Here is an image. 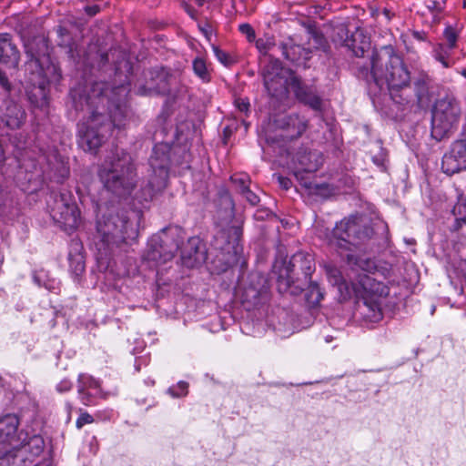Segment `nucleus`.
<instances>
[{
  "label": "nucleus",
  "mask_w": 466,
  "mask_h": 466,
  "mask_svg": "<svg viewBox=\"0 0 466 466\" xmlns=\"http://www.w3.org/2000/svg\"><path fill=\"white\" fill-rule=\"evenodd\" d=\"M34 279H35V280L38 284H40V280H39L40 277H39V276H36V275H35V276L34 277Z\"/></svg>",
  "instance_id": "bf43d9fd"
},
{
  "label": "nucleus",
  "mask_w": 466,
  "mask_h": 466,
  "mask_svg": "<svg viewBox=\"0 0 466 466\" xmlns=\"http://www.w3.org/2000/svg\"><path fill=\"white\" fill-rule=\"evenodd\" d=\"M72 389V383L68 380H63L56 385L57 391L63 393L69 391Z\"/></svg>",
  "instance_id": "8fccbe9b"
},
{
  "label": "nucleus",
  "mask_w": 466,
  "mask_h": 466,
  "mask_svg": "<svg viewBox=\"0 0 466 466\" xmlns=\"http://www.w3.org/2000/svg\"><path fill=\"white\" fill-rule=\"evenodd\" d=\"M98 177L104 187L118 197L131 194L137 184V167L132 156L116 148L98 168Z\"/></svg>",
  "instance_id": "7ed1b4c3"
},
{
  "label": "nucleus",
  "mask_w": 466,
  "mask_h": 466,
  "mask_svg": "<svg viewBox=\"0 0 466 466\" xmlns=\"http://www.w3.org/2000/svg\"><path fill=\"white\" fill-rule=\"evenodd\" d=\"M56 33L60 38V40L58 41V45L60 46H69L70 35H69L68 30L66 28L59 25V26H57Z\"/></svg>",
  "instance_id": "ea45409f"
},
{
  "label": "nucleus",
  "mask_w": 466,
  "mask_h": 466,
  "mask_svg": "<svg viewBox=\"0 0 466 466\" xmlns=\"http://www.w3.org/2000/svg\"><path fill=\"white\" fill-rule=\"evenodd\" d=\"M381 304L382 299L368 297L366 299H358L357 309L363 320L376 323L383 317Z\"/></svg>",
  "instance_id": "4be33fe9"
},
{
  "label": "nucleus",
  "mask_w": 466,
  "mask_h": 466,
  "mask_svg": "<svg viewBox=\"0 0 466 466\" xmlns=\"http://www.w3.org/2000/svg\"><path fill=\"white\" fill-rule=\"evenodd\" d=\"M373 234V228L366 218L350 216L336 224L331 243L339 248L352 250L369 241Z\"/></svg>",
  "instance_id": "0eeeda50"
},
{
  "label": "nucleus",
  "mask_w": 466,
  "mask_h": 466,
  "mask_svg": "<svg viewBox=\"0 0 466 466\" xmlns=\"http://www.w3.org/2000/svg\"><path fill=\"white\" fill-rule=\"evenodd\" d=\"M264 86L268 95L277 99H282L288 95V79L283 75L277 77L268 76L267 80H263Z\"/></svg>",
  "instance_id": "393cba45"
},
{
  "label": "nucleus",
  "mask_w": 466,
  "mask_h": 466,
  "mask_svg": "<svg viewBox=\"0 0 466 466\" xmlns=\"http://www.w3.org/2000/svg\"><path fill=\"white\" fill-rule=\"evenodd\" d=\"M246 200L252 206H256L259 203V197L250 190L249 187L247 188H244L243 191L240 193Z\"/></svg>",
  "instance_id": "79ce46f5"
},
{
  "label": "nucleus",
  "mask_w": 466,
  "mask_h": 466,
  "mask_svg": "<svg viewBox=\"0 0 466 466\" xmlns=\"http://www.w3.org/2000/svg\"><path fill=\"white\" fill-rule=\"evenodd\" d=\"M411 83L413 85L414 96L417 100V104L422 106L429 102L431 78L428 73L420 70L415 72L411 76Z\"/></svg>",
  "instance_id": "5701e85b"
},
{
  "label": "nucleus",
  "mask_w": 466,
  "mask_h": 466,
  "mask_svg": "<svg viewBox=\"0 0 466 466\" xmlns=\"http://www.w3.org/2000/svg\"><path fill=\"white\" fill-rule=\"evenodd\" d=\"M98 11H99V8H98V6H96V5H93V6H87V7H86V12L89 15H95Z\"/></svg>",
  "instance_id": "864d4df0"
},
{
  "label": "nucleus",
  "mask_w": 466,
  "mask_h": 466,
  "mask_svg": "<svg viewBox=\"0 0 466 466\" xmlns=\"http://www.w3.org/2000/svg\"><path fill=\"white\" fill-rule=\"evenodd\" d=\"M442 171L451 176L466 169V139L454 141L441 161Z\"/></svg>",
  "instance_id": "4468645a"
},
{
  "label": "nucleus",
  "mask_w": 466,
  "mask_h": 466,
  "mask_svg": "<svg viewBox=\"0 0 466 466\" xmlns=\"http://www.w3.org/2000/svg\"><path fill=\"white\" fill-rule=\"evenodd\" d=\"M18 419L15 415H6L0 419V433L7 441L8 445L16 447L29 439L34 432L21 431L17 433Z\"/></svg>",
  "instance_id": "aec40b11"
},
{
  "label": "nucleus",
  "mask_w": 466,
  "mask_h": 466,
  "mask_svg": "<svg viewBox=\"0 0 466 466\" xmlns=\"http://www.w3.org/2000/svg\"><path fill=\"white\" fill-rule=\"evenodd\" d=\"M326 274L329 282L338 288L339 293L344 299L351 297L350 282L349 283L339 268L333 266L326 267Z\"/></svg>",
  "instance_id": "a878e982"
},
{
  "label": "nucleus",
  "mask_w": 466,
  "mask_h": 466,
  "mask_svg": "<svg viewBox=\"0 0 466 466\" xmlns=\"http://www.w3.org/2000/svg\"><path fill=\"white\" fill-rule=\"evenodd\" d=\"M347 46L351 48L357 57H362L370 50V41L361 31H356Z\"/></svg>",
  "instance_id": "cd10ccee"
},
{
  "label": "nucleus",
  "mask_w": 466,
  "mask_h": 466,
  "mask_svg": "<svg viewBox=\"0 0 466 466\" xmlns=\"http://www.w3.org/2000/svg\"><path fill=\"white\" fill-rule=\"evenodd\" d=\"M256 47L258 48L260 54L267 56L268 53L276 47V45L273 37L265 36L256 40Z\"/></svg>",
  "instance_id": "72a5a7b5"
},
{
  "label": "nucleus",
  "mask_w": 466,
  "mask_h": 466,
  "mask_svg": "<svg viewBox=\"0 0 466 466\" xmlns=\"http://www.w3.org/2000/svg\"><path fill=\"white\" fill-rule=\"evenodd\" d=\"M238 29L243 35H246V36L249 42L255 40L256 34H255L254 29L252 28V26L249 24H241V25H239Z\"/></svg>",
  "instance_id": "37998d69"
},
{
  "label": "nucleus",
  "mask_w": 466,
  "mask_h": 466,
  "mask_svg": "<svg viewBox=\"0 0 466 466\" xmlns=\"http://www.w3.org/2000/svg\"><path fill=\"white\" fill-rule=\"evenodd\" d=\"M296 161L299 167L294 171L295 177L306 188H311V182L304 178L303 173H313L319 169L322 164L320 154L318 151L300 149L296 154Z\"/></svg>",
  "instance_id": "2eb2a0df"
},
{
  "label": "nucleus",
  "mask_w": 466,
  "mask_h": 466,
  "mask_svg": "<svg viewBox=\"0 0 466 466\" xmlns=\"http://www.w3.org/2000/svg\"><path fill=\"white\" fill-rule=\"evenodd\" d=\"M212 49L215 56L221 64H223L224 66H229L231 64L232 61L225 51L221 50L218 46L215 45L212 46Z\"/></svg>",
  "instance_id": "58836bf2"
},
{
  "label": "nucleus",
  "mask_w": 466,
  "mask_h": 466,
  "mask_svg": "<svg viewBox=\"0 0 466 466\" xmlns=\"http://www.w3.org/2000/svg\"><path fill=\"white\" fill-rule=\"evenodd\" d=\"M79 400L86 406L94 405L97 398H104L100 382L91 375L81 373L77 379Z\"/></svg>",
  "instance_id": "f3484780"
},
{
  "label": "nucleus",
  "mask_w": 466,
  "mask_h": 466,
  "mask_svg": "<svg viewBox=\"0 0 466 466\" xmlns=\"http://www.w3.org/2000/svg\"><path fill=\"white\" fill-rule=\"evenodd\" d=\"M277 129L282 130L284 134L271 137L265 132V139L268 144L278 143L281 139H294L299 137L307 129V121L304 117L297 115H283L274 120Z\"/></svg>",
  "instance_id": "ddd939ff"
},
{
  "label": "nucleus",
  "mask_w": 466,
  "mask_h": 466,
  "mask_svg": "<svg viewBox=\"0 0 466 466\" xmlns=\"http://www.w3.org/2000/svg\"><path fill=\"white\" fill-rule=\"evenodd\" d=\"M291 281H293V280H292L291 277L289 276V278L287 279V285L289 286Z\"/></svg>",
  "instance_id": "052dcab7"
},
{
  "label": "nucleus",
  "mask_w": 466,
  "mask_h": 466,
  "mask_svg": "<svg viewBox=\"0 0 466 466\" xmlns=\"http://www.w3.org/2000/svg\"><path fill=\"white\" fill-rule=\"evenodd\" d=\"M5 444H8V442L5 439V437L0 433V445H5Z\"/></svg>",
  "instance_id": "6e6d98bb"
},
{
  "label": "nucleus",
  "mask_w": 466,
  "mask_h": 466,
  "mask_svg": "<svg viewBox=\"0 0 466 466\" xmlns=\"http://www.w3.org/2000/svg\"><path fill=\"white\" fill-rule=\"evenodd\" d=\"M130 83L118 86L106 82H96L90 90L82 86L73 87L69 96L76 112L86 110L88 117L78 125L79 145L85 151L96 152L111 136L114 128H124L131 116L127 104Z\"/></svg>",
  "instance_id": "f257e3e1"
},
{
  "label": "nucleus",
  "mask_w": 466,
  "mask_h": 466,
  "mask_svg": "<svg viewBox=\"0 0 466 466\" xmlns=\"http://www.w3.org/2000/svg\"><path fill=\"white\" fill-rule=\"evenodd\" d=\"M443 35L446 40L444 44L455 48L457 44V34L455 31L451 27H447L444 30Z\"/></svg>",
  "instance_id": "a19ab883"
},
{
  "label": "nucleus",
  "mask_w": 466,
  "mask_h": 466,
  "mask_svg": "<svg viewBox=\"0 0 466 466\" xmlns=\"http://www.w3.org/2000/svg\"><path fill=\"white\" fill-rule=\"evenodd\" d=\"M157 93H159V86L154 83H150L147 86L140 85L136 90V94L139 96H152Z\"/></svg>",
  "instance_id": "4c0bfd02"
},
{
  "label": "nucleus",
  "mask_w": 466,
  "mask_h": 466,
  "mask_svg": "<svg viewBox=\"0 0 466 466\" xmlns=\"http://www.w3.org/2000/svg\"><path fill=\"white\" fill-rule=\"evenodd\" d=\"M235 106L240 113L248 114L250 104L246 98H237L235 100Z\"/></svg>",
  "instance_id": "a18cd8bd"
},
{
  "label": "nucleus",
  "mask_w": 466,
  "mask_h": 466,
  "mask_svg": "<svg viewBox=\"0 0 466 466\" xmlns=\"http://www.w3.org/2000/svg\"><path fill=\"white\" fill-rule=\"evenodd\" d=\"M452 214L455 217V229L466 225V198H459L458 202L453 207Z\"/></svg>",
  "instance_id": "7c9ffc66"
},
{
  "label": "nucleus",
  "mask_w": 466,
  "mask_h": 466,
  "mask_svg": "<svg viewBox=\"0 0 466 466\" xmlns=\"http://www.w3.org/2000/svg\"><path fill=\"white\" fill-rule=\"evenodd\" d=\"M193 71L203 82L210 81V73L208 70L205 60L201 57H196L192 63Z\"/></svg>",
  "instance_id": "473e14b6"
},
{
  "label": "nucleus",
  "mask_w": 466,
  "mask_h": 466,
  "mask_svg": "<svg viewBox=\"0 0 466 466\" xmlns=\"http://www.w3.org/2000/svg\"><path fill=\"white\" fill-rule=\"evenodd\" d=\"M20 51L10 34H0V63L9 68H16L20 62Z\"/></svg>",
  "instance_id": "412c9836"
},
{
  "label": "nucleus",
  "mask_w": 466,
  "mask_h": 466,
  "mask_svg": "<svg viewBox=\"0 0 466 466\" xmlns=\"http://www.w3.org/2000/svg\"><path fill=\"white\" fill-rule=\"evenodd\" d=\"M413 35L419 40H423L422 34L420 32H414Z\"/></svg>",
  "instance_id": "4d7b16f0"
},
{
  "label": "nucleus",
  "mask_w": 466,
  "mask_h": 466,
  "mask_svg": "<svg viewBox=\"0 0 466 466\" xmlns=\"http://www.w3.org/2000/svg\"><path fill=\"white\" fill-rule=\"evenodd\" d=\"M172 147L168 143H157L153 147L152 154L148 159L149 175L148 179L137 194L140 202L151 201L157 194L166 187L168 179L169 167L173 161L176 165L181 166L182 162L172 159Z\"/></svg>",
  "instance_id": "423d86ee"
},
{
  "label": "nucleus",
  "mask_w": 466,
  "mask_h": 466,
  "mask_svg": "<svg viewBox=\"0 0 466 466\" xmlns=\"http://www.w3.org/2000/svg\"><path fill=\"white\" fill-rule=\"evenodd\" d=\"M230 180L238 187L239 193L249 187L250 179L246 174H235L230 177Z\"/></svg>",
  "instance_id": "e433bc0d"
},
{
  "label": "nucleus",
  "mask_w": 466,
  "mask_h": 466,
  "mask_svg": "<svg viewBox=\"0 0 466 466\" xmlns=\"http://www.w3.org/2000/svg\"><path fill=\"white\" fill-rule=\"evenodd\" d=\"M26 113L23 106L10 98L0 101V121L10 129L20 128L25 122Z\"/></svg>",
  "instance_id": "dca6fc26"
},
{
  "label": "nucleus",
  "mask_w": 466,
  "mask_h": 466,
  "mask_svg": "<svg viewBox=\"0 0 466 466\" xmlns=\"http://www.w3.org/2000/svg\"><path fill=\"white\" fill-rule=\"evenodd\" d=\"M461 108L456 99L444 97L439 99L432 109L431 136L441 140L458 123Z\"/></svg>",
  "instance_id": "9b49d317"
},
{
  "label": "nucleus",
  "mask_w": 466,
  "mask_h": 466,
  "mask_svg": "<svg viewBox=\"0 0 466 466\" xmlns=\"http://www.w3.org/2000/svg\"><path fill=\"white\" fill-rule=\"evenodd\" d=\"M372 161L381 169H385L386 153L381 149L378 155L372 157Z\"/></svg>",
  "instance_id": "49530a36"
},
{
  "label": "nucleus",
  "mask_w": 466,
  "mask_h": 466,
  "mask_svg": "<svg viewBox=\"0 0 466 466\" xmlns=\"http://www.w3.org/2000/svg\"><path fill=\"white\" fill-rule=\"evenodd\" d=\"M188 383L180 380L176 386L168 388L167 392L174 398L184 397L187 394Z\"/></svg>",
  "instance_id": "c9c22d12"
},
{
  "label": "nucleus",
  "mask_w": 466,
  "mask_h": 466,
  "mask_svg": "<svg viewBox=\"0 0 466 466\" xmlns=\"http://www.w3.org/2000/svg\"><path fill=\"white\" fill-rule=\"evenodd\" d=\"M356 74L367 83L370 96H377L386 87L396 103L410 101L409 96L405 95L410 87V73L391 46L374 50L370 57V67L360 66Z\"/></svg>",
  "instance_id": "f03ea898"
},
{
  "label": "nucleus",
  "mask_w": 466,
  "mask_h": 466,
  "mask_svg": "<svg viewBox=\"0 0 466 466\" xmlns=\"http://www.w3.org/2000/svg\"><path fill=\"white\" fill-rule=\"evenodd\" d=\"M135 367H136V370H137V371H139V370H140V365L138 364V360H136Z\"/></svg>",
  "instance_id": "13d9d810"
},
{
  "label": "nucleus",
  "mask_w": 466,
  "mask_h": 466,
  "mask_svg": "<svg viewBox=\"0 0 466 466\" xmlns=\"http://www.w3.org/2000/svg\"><path fill=\"white\" fill-rule=\"evenodd\" d=\"M347 261L350 265L361 269V272L357 273L350 280L351 296L354 295L358 299H366L368 297L382 299L389 294V289L384 283L366 273L374 267L371 259H363L348 254Z\"/></svg>",
  "instance_id": "1a4fd4ad"
},
{
  "label": "nucleus",
  "mask_w": 466,
  "mask_h": 466,
  "mask_svg": "<svg viewBox=\"0 0 466 466\" xmlns=\"http://www.w3.org/2000/svg\"><path fill=\"white\" fill-rule=\"evenodd\" d=\"M259 295V289L252 286L246 287L242 294L243 302H248L252 305H256L258 302Z\"/></svg>",
  "instance_id": "f704fd0d"
},
{
  "label": "nucleus",
  "mask_w": 466,
  "mask_h": 466,
  "mask_svg": "<svg viewBox=\"0 0 466 466\" xmlns=\"http://www.w3.org/2000/svg\"><path fill=\"white\" fill-rule=\"evenodd\" d=\"M307 302L311 306H317L323 299V293L317 282L309 281L305 293Z\"/></svg>",
  "instance_id": "2f4dec72"
},
{
  "label": "nucleus",
  "mask_w": 466,
  "mask_h": 466,
  "mask_svg": "<svg viewBox=\"0 0 466 466\" xmlns=\"http://www.w3.org/2000/svg\"><path fill=\"white\" fill-rule=\"evenodd\" d=\"M184 238L179 228L164 229L149 238L143 258L154 266L165 264L175 257Z\"/></svg>",
  "instance_id": "6e6552de"
},
{
  "label": "nucleus",
  "mask_w": 466,
  "mask_h": 466,
  "mask_svg": "<svg viewBox=\"0 0 466 466\" xmlns=\"http://www.w3.org/2000/svg\"><path fill=\"white\" fill-rule=\"evenodd\" d=\"M45 441L40 434H32L28 441L13 447L3 458L0 466H53L51 458H45L35 463V459L43 452Z\"/></svg>",
  "instance_id": "9d476101"
},
{
  "label": "nucleus",
  "mask_w": 466,
  "mask_h": 466,
  "mask_svg": "<svg viewBox=\"0 0 466 466\" xmlns=\"http://www.w3.org/2000/svg\"><path fill=\"white\" fill-rule=\"evenodd\" d=\"M285 59L292 63H298L300 59L308 60L310 51L299 45L293 44L291 40L280 43L278 46Z\"/></svg>",
  "instance_id": "b1692460"
},
{
  "label": "nucleus",
  "mask_w": 466,
  "mask_h": 466,
  "mask_svg": "<svg viewBox=\"0 0 466 466\" xmlns=\"http://www.w3.org/2000/svg\"><path fill=\"white\" fill-rule=\"evenodd\" d=\"M289 86L299 102L309 106L313 110H321V97L317 94L313 87L304 85L299 76H292L290 77Z\"/></svg>",
  "instance_id": "6ab92c4d"
},
{
  "label": "nucleus",
  "mask_w": 466,
  "mask_h": 466,
  "mask_svg": "<svg viewBox=\"0 0 466 466\" xmlns=\"http://www.w3.org/2000/svg\"><path fill=\"white\" fill-rule=\"evenodd\" d=\"M461 74L464 77H466V69L461 70Z\"/></svg>",
  "instance_id": "680f3d73"
},
{
  "label": "nucleus",
  "mask_w": 466,
  "mask_h": 466,
  "mask_svg": "<svg viewBox=\"0 0 466 466\" xmlns=\"http://www.w3.org/2000/svg\"><path fill=\"white\" fill-rule=\"evenodd\" d=\"M181 261L187 268H195L206 260V253L201 240L198 237H192L180 244Z\"/></svg>",
  "instance_id": "a211bd4d"
},
{
  "label": "nucleus",
  "mask_w": 466,
  "mask_h": 466,
  "mask_svg": "<svg viewBox=\"0 0 466 466\" xmlns=\"http://www.w3.org/2000/svg\"><path fill=\"white\" fill-rule=\"evenodd\" d=\"M27 61L25 72L30 74L29 81L44 90L48 85H57L62 79L61 69L51 57L47 40L35 38L25 45Z\"/></svg>",
  "instance_id": "39448f33"
},
{
  "label": "nucleus",
  "mask_w": 466,
  "mask_h": 466,
  "mask_svg": "<svg viewBox=\"0 0 466 466\" xmlns=\"http://www.w3.org/2000/svg\"><path fill=\"white\" fill-rule=\"evenodd\" d=\"M93 421H94V419H93V417L89 413L83 412L77 418L76 422V426L77 429H81L86 424H90Z\"/></svg>",
  "instance_id": "c03bdc74"
},
{
  "label": "nucleus",
  "mask_w": 466,
  "mask_h": 466,
  "mask_svg": "<svg viewBox=\"0 0 466 466\" xmlns=\"http://www.w3.org/2000/svg\"><path fill=\"white\" fill-rule=\"evenodd\" d=\"M185 10L191 18L196 19L197 11L192 6H190L188 5H185Z\"/></svg>",
  "instance_id": "3c124183"
},
{
  "label": "nucleus",
  "mask_w": 466,
  "mask_h": 466,
  "mask_svg": "<svg viewBox=\"0 0 466 466\" xmlns=\"http://www.w3.org/2000/svg\"><path fill=\"white\" fill-rule=\"evenodd\" d=\"M50 216L54 222L68 234L75 231L81 222L80 210L72 201L71 194L68 192H61L56 197Z\"/></svg>",
  "instance_id": "f8f14e48"
},
{
  "label": "nucleus",
  "mask_w": 466,
  "mask_h": 466,
  "mask_svg": "<svg viewBox=\"0 0 466 466\" xmlns=\"http://www.w3.org/2000/svg\"><path fill=\"white\" fill-rule=\"evenodd\" d=\"M85 270V263L82 259L78 260L76 262V265L75 267V271L76 274H80Z\"/></svg>",
  "instance_id": "603ef678"
},
{
  "label": "nucleus",
  "mask_w": 466,
  "mask_h": 466,
  "mask_svg": "<svg viewBox=\"0 0 466 466\" xmlns=\"http://www.w3.org/2000/svg\"><path fill=\"white\" fill-rule=\"evenodd\" d=\"M100 212L96 225V245L101 256H106L114 247L137 238V228L130 222L127 211L111 207Z\"/></svg>",
  "instance_id": "20e7f679"
},
{
  "label": "nucleus",
  "mask_w": 466,
  "mask_h": 466,
  "mask_svg": "<svg viewBox=\"0 0 466 466\" xmlns=\"http://www.w3.org/2000/svg\"><path fill=\"white\" fill-rule=\"evenodd\" d=\"M46 288L47 289H51V287H50V286H46Z\"/></svg>",
  "instance_id": "69168bd1"
},
{
  "label": "nucleus",
  "mask_w": 466,
  "mask_h": 466,
  "mask_svg": "<svg viewBox=\"0 0 466 466\" xmlns=\"http://www.w3.org/2000/svg\"><path fill=\"white\" fill-rule=\"evenodd\" d=\"M289 265L292 268L299 267L306 279H310L311 274L315 270V262L313 257L303 252H298L292 256Z\"/></svg>",
  "instance_id": "bb28decb"
},
{
  "label": "nucleus",
  "mask_w": 466,
  "mask_h": 466,
  "mask_svg": "<svg viewBox=\"0 0 466 466\" xmlns=\"http://www.w3.org/2000/svg\"><path fill=\"white\" fill-rule=\"evenodd\" d=\"M100 56H101V62L103 64H106V62H108V60H109V54L108 53H103V54H101Z\"/></svg>",
  "instance_id": "5fc2aeb1"
},
{
  "label": "nucleus",
  "mask_w": 466,
  "mask_h": 466,
  "mask_svg": "<svg viewBox=\"0 0 466 466\" xmlns=\"http://www.w3.org/2000/svg\"><path fill=\"white\" fill-rule=\"evenodd\" d=\"M277 180L279 187L284 190L289 189L292 186V181L289 177L279 175Z\"/></svg>",
  "instance_id": "de8ad7c7"
},
{
  "label": "nucleus",
  "mask_w": 466,
  "mask_h": 466,
  "mask_svg": "<svg viewBox=\"0 0 466 466\" xmlns=\"http://www.w3.org/2000/svg\"><path fill=\"white\" fill-rule=\"evenodd\" d=\"M453 49L454 47L452 46L445 45L444 43H440L434 46L433 56L437 61L441 63L444 67L448 68L451 66L450 56Z\"/></svg>",
  "instance_id": "c85d7f7f"
},
{
  "label": "nucleus",
  "mask_w": 466,
  "mask_h": 466,
  "mask_svg": "<svg viewBox=\"0 0 466 466\" xmlns=\"http://www.w3.org/2000/svg\"><path fill=\"white\" fill-rule=\"evenodd\" d=\"M66 407H67L68 410H70L72 409V405L70 403H67Z\"/></svg>",
  "instance_id": "e2e57ef3"
},
{
  "label": "nucleus",
  "mask_w": 466,
  "mask_h": 466,
  "mask_svg": "<svg viewBox=\"0 0 466 466\" xmlns=\"http://www.w3.org/2000/svg\"><path fill=\"white\" fill-rule=\"evenodd\" d=\"M283 75V67L281 62L274 58L272 56H268L267 65L262 69L263 80H267L268 76L277 77Z\"/></svg>",
  "instance_id": "c756f323"
},
{
  "label": "nucleus",
  "mask_w": 466,
  "mask_h": 466,
  "mask_svg": "<svg viewBox=\"0 0 466 466\" xmlns=\"http://www.w3.org/2000/svg\"><path fill=\"white\" fill-rule=\"evenodd\" d=\"M0 86L3 87V89L5 92H9L11 90V84L8 80V77L6 76L5 73L0 69Z\"/></svg>",
  "instance_id": "09e8293b"
},
{
  "label": "nucleus",
  "mask_w": 466,
  "mask_h": 466,
  "mask_svg": "<svg viewBox=\"0 0 466 466\" xmlns=\"http://www.w3.org/2000/svg\"><path fill=\"white\" fill-rule=\"evenodd\" d=\"M148 73H149V75H150L151 78L153 79L154 72H153V71H149Z\"/></svg>",
  "instance_id": "0e129e2a"
}]
</instances>
